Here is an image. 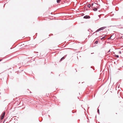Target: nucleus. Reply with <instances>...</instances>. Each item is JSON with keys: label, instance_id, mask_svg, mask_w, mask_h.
<instances>
[{"label": "nucleus", "instance_id": "f257e3e1", "mask_svg": "<svg viewBox=\"0 0 123 123\" xmlns=\"http://www.w3.org/2000/svg\"><path fill=\"white\" fill-rule=\"evenodd\" d=\"M106 28V27H104L101 28H99V29H98V30H96V32H98L99 31H101L102 30H103L104 29H105Z\"/></svg>", "mask_w": 123, "mask_h": 123}, {"label": "nucleus", "instance_id": "f03ea898", "mask_svg": "<svg viewBox=\"0 0 123 123\" xmlns=\"http://www.w3.org/2000/svg\"><path fill=\"white\" fill-rule=\"evenodd\" d=\"M5 114V112H3V114H2V116H1V119L2 120L4 118V116Z\"/></svg>", "mask_w": 123, "mask_h": 123}, {"label": "nucleus", "instance_id": "7ed1b4c3", "mask_svg": "<svg viewBox=\"0 0 123 123\" xmlns=\"http://www.w3.org/2000/svg\"><path fill=\"white\" fill-rule=\"evenodd\" d=\"M90 17L89 16L86 15L84 17V18H90Z\"/></svg>", "mask_w": 123, "mask_h": 123}, {"label": "nucleus", "instance_id": "20e7f679", "mask_svg": "<svg viewBox=\"0 0 123 123\" xmlns=\"http://www.w3.org/2000/svg\"><path fill=\"white\" fill-rule=\"evenodd\" d=\"M65 58L64 57H63L61 59H60V62H61L62 60L64 59Z\"/></svg>", "mask_w": 123, "mask_h": 123}, {"label": "nucleus", "instance_id": "39448f33", "mask_svg": "<svg viewBox=\"0 0 123 123\" xmlns=\"http://www.w3.org/2000/svg\"><path fill=\"white\" fill-rule=\"evenodd\" d=\"M61 1V0H57V2L58 3H60Z\"/></svg>", "mask_w": 123, "mask_h": 123}, {"label": "nucleus", "instance_id": "423d86ee", "mask_svg": "<svg viewBox=\"0 0 123 123\" xmlns=\"http://www.w3.org/2000/svg\"><path fill=\"white\" fill-rule=\"evenodd\" d=\"M93 10L94 11H96L97 10V8H94L93 9Z\"/></svg>", "mask_w": 123, "mask_h": 123}, {"label": "nucleus", "instance_id": "0eeeda50", "mask_svg": "<svg viewBox=\"0 0 123 123\" xmlns=\"http://www.w3.org/2000/svg\"><path fill=\"white\" fill-rule=\"evenodd\" d=\"M106 36H105L104 37H103L102 38H101V40H102L103 39H104V38H105V37H106Z\"/></svg>", "mask_w": 123, "mask_h": 123}, {"label": "nucleus", "instance_id": "6e6552de", "mask_svg": "<svg viewBox=\"0 0 123 123\" xmlns=\"http://www.w3.org/2000/svg\"><path fill=\"white\" fill-rule=\"evenodd\" d=\"M115 56L116 57H117V58H118L119 57V56L118 55H115Z\"/></svg>", "mask_w": 123, "mask_h": 123}, {"label": "nucleus", "instance_id": "1a4fd4ad", "mask_svg": "<svg viewBox=\"0 0 123 123\" xmlns=\"http://www.w3.org/2000/svg\"><path fill=\"white\" fill-rule=\"evenodd\" d=\"M113 35H112L110 37H109L108 38V39H110L112 37Z\"/></svg>", "mask_w": 123, "mask_h": 123}, {"label": "nucleus", "instance_id": "9d476101", "mask_svg": "<svg viewBox=\"0 0 123 123\" xmlns=\"http://www.w3.org/2000/svg\"><path fill=\"white\" fill-rule=\"evenodd\" d=\"M87 6L88 7L90 8L91 6L90 4H89Z\"/></svg>", "mask_w": 123, "mask_h": 123}, {"label": "nucleus", "instance_id": "9b49d317", "mask_svg": "<svg viewBox=\"0 0 123 123\" xmlns=\"http://www.w3.org/2000/svg\"><path fill=\"white\" fill-rule=\"evenodd\" d=\"M98 43V41H96L95 43L96 44H97Z\"/></svg>", "mask_w": 123, "mask_h": 123}, {"label": "nucleus", "instance_id": "f8f14e48", "mask_svg": "<svg viewBox=\"0 0 123 123\" xmlns=\"http://www.w3.org/2000/svg\"><path fill=\"white\" fill-rule=\"evenodd\" d=\"M119 53L120 54H121V51H120L119 52Z\"/></svg>", "mask_w": 123, "mask_h": 123}, {"label": "nucleus", "instance_id": "ddd939ff", "mask_svg": "<svg viewBox=\"0 0 123 123\" xmlns=\"http://www.w3.org/2000/svg\"><path fill=\"white\" fill-rule=\"evenodd\" d=\"M93 3H92V6H93Z\"/></svg>", "mask_w": 123, "mask_h": 123}, {"label": "nucleus", "instance_id": "4468645a", "mask_svg": "<svg viewBox=\"0 0 123 123\" xmlns=\"http://www.w3.org/2000/svg\"><path fill=\"white\" fill-rule=\"evenodd\" d=\"M100 15H99V16H98L99 17V18H100Z\"/></svg>", "mask_w": 123, "mask_h": 123}, {"label": "nucleus", "instance_id": "2eb2a0df", "mask_svg": "<svg viewBox=\"0 0 123 123\" xmlns=\"http://www.w3.org/2000/svg\"><path fill=\"white\" fill-rule=\"evenodd\" d=\"M114 38H112L111 39H112V40H113L114 39Z\"/></svg>", "mask_w": 123, "mask_h": 123}, {"label": "nucleus", "instance_id": "dca6fc26", "mask_svg": "<svg viewBox=\"0 0 123 123\" xmlns=\"http://www.w3.org/2000/svg\"><path fill=\"white\" fill-rule=\"evenodd\" d=\"M98 111H99V110H98Z\"/></svg>", "mask_w": 123, "mask_h": 123}, {"label": "nucleus", "instance_id": "f3484780", "mask_svg": "<svg viewBox=\"0 0 123 123\" xmlns=\"http://www.w3.org/2000/svg\"><path fill=\"white\" fill-rule=\"evenodd\" d=\"M110 51V50H109V51L108 52H109Z\"/></svg>", "mask_w": 123, "mask_h": 123}, {"label": "nucleus", "instance_id": "a211bd4d", "mask_svg": "<svg viewBox=\"0 0 123 123\" xmlns=\"http://www.w3.org/2000/svg\"><path fill=\"white\" fill-rule=\"evenodd\" d=\"M94 4H95V5H96V3H95Z\"/></svg>", "mask_w": 123, "mask_h": 123}, {"label": "nucleus", "instance_id": "6ab92c4d", "mask_svg": "<svg viewBox=\"0 0 123 123\" xmlns=\"http://www.w3.org/2000/svg\"><path fill=\"white\" fill-rule=\"evenodd\" d=\"M1 60H0V61Z\"/></svg>", "mask_w": 123, "mask_h": 123}]
</instances>
